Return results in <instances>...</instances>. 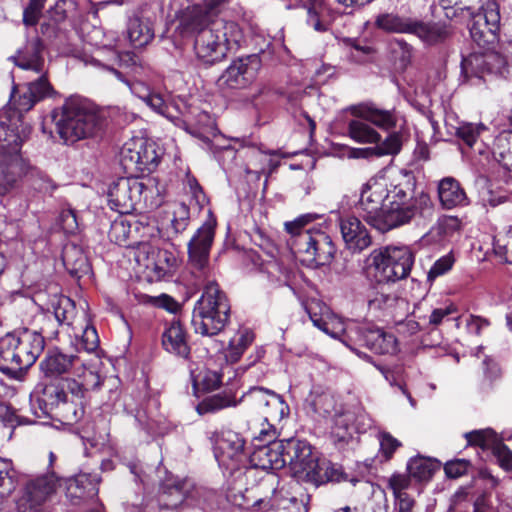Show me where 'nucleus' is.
Here are the masks:
<instances>
[{"instance_id": "nucleus-51", "label": "nucleus", "mask_w": 512, "mask_h": 512, "mask_svg": "<svg viewBox=\"0 0 512 512\" xmlns=\"http://www.w3.org/2000/svg\"><path fill=\"white\" fill-rule=\"evenodd\" d=\"M180 260L173 251H164L162 255V281L178 282Z\"/></svg>"}, {"instance_id": "nucleus-3", "label": "nucleus", "mask_w": 512, "mask_h": 512, "mask_svg": "<svg viewBox=\"0 0 512 512\" xmlns=\"http://www.w3.org/2000/svg\"><path fill=\"white\" fill-rule=\"evenodd\" d=\"M59 137L66 144L97 136L104 128V118L90 101L68 98L63 105L53 111Z\"/></svg>"}, {"instance_id": "nucleus-61", "label": "nucleus", "mask_w": 512, "mask_h": 512, "mask_svg": "<svg viewBox=\"0 0 512 512\" xmlns=\"http://www.w3.org/2000/svg\"><path fill=\"white\" fill-rule=\"evenodd\" d=\"M410 475L405 474H393L388 481V486L392 490L395 498L402 497V495H408L406 490L411 485Z\"/></svg>"}, {"instance_id": "nucleus-38", "label": "nucleus", "mask_w": 512, "mask_h": 512, "mask_svg": "<svg viewBox=\"0 0 512 512\" xmlns=\"http://www.w3.org/2000/svg\"><path fill=\"white\" fill-rule=\"evenodd\" d=\"M408 33L416 35L423 42L430 45L443 41L448 35L444 25L440 23H425L416 19L411 20Z\"/></svg>"}, {"instance_id": "nucleus-9", "label": "nucleus", "mask_w": 512, "mask_h": 512, "mask_svg": "<svg viewBox=\"0 0 512 512\" xmlns=\"http://www.w3.org/2000/svg\"><path fill=\"white\" fill-rule=\"evenodd\" d=\"M314 411L323 417L330 418L331 439L338 449H344L353 442L354 432H364L371 426V419L365 415H361V422L352 425L354 414L350 411H344L342 406L337 403L334 396L323 393L313 400Z\"/></svg>"}, {"instance_id": "nucleus-18", "label": "nucleus", "mask_w": 512, "mask_h": 512, "mask_svg": "<svg viewBox=\"0 0 512 512\" xmlns=\"http://www.w3.org/2000/svg\"><path fill=\"white\" fill-rule=\"evenodd\" d=\"M31 127L20 116L0 113V153L20 154L21 145L30 135Z\"/></svg>"}, {"instance_id": "nucleus-27", "label": "nucleus", "mask_w": 512, "mask_h": 512, "mask_svg": "<svg viewBox=\"0 0 512 512\" xmlns=\"http://www.w3.org/2000/svg\"><path fill=\"white\" fill-rule=\"evenodd\" d=\"M44 44L39 37H33L19 48L9 59L20 69L42 73L45 69Z\"/></svg>"}, {"instance_id": "nucleus-29", "label": "nucleus", "mask_w": 512, "mask_h": 512, "mask_svg": "<svg viewBox=\"0 0 512 512\" xmlns=\"http://www.w3.org/2000/svg\"><path fill=\"white\" fill-rule=\"evenodd\" d=\"M251 464L262 470H278L285 466L284 440L257 445L250 454Z\"/></svg>"}, {"instance_id": "nucleus-57", "label": "nucleus", "mask_w": 512, "mask_h": 512, "mask_svg": "<svg viewBox=\"0 0 512 512\" xmlns=\"http://www.w3.org/2000/svg\"><path fill=\"white\" fill-rule=\"evenodd\" d=\"M40 331H37L44 339H55L59 334L58 328L63 326L58 320L52 315L51 312L42 313L39 315Z\"/></svg>"}, {"instance_id": "nucleus-36", "label": "nucleus", "mask_w": 512, "mask_h": 512, "mask_svg": "<svg viewBox=\"0 0 512 512\" xmlns=\"http://www.w3.org/2000/svg\"><path fill=\"white\" fill-rule=\"evenodd\" d=\"M339 331H344L342 338L340 339L352 351H355L359 356L362 353L358 352L355 346H365L366 343V332L370 328V324H364L355 320L347 319L346 325L339 323ZM363 357L370 359V356L363 354Z\"/></svg>"}, {"instance_id": "nucleus-28", "label": "nucleus", "mask_w": 512, "mask_h": 512, "mask_svg": "<svg viewBox=\"0 0 512 512\" xmlns=\"http://www.w3.org/2000/svg\"><path fill=\"white\" fill-rule=\"evenodd\" d=\"M162 348L180 361L189 359L191 348L181 321L171 320L169 327L162 333Z\"/></svg>"}, {"instance_id": "nucleus-21", "label": "nucleus", "mask_w": 512, "mask_h": 512, "mask_svg": "<svg viewBox=\"0 0 512 512\" xmlns=\"http://www.w3.org/2000/svg\"><path fill=\"white\" fill-rule=\"evenodd\" d=\"M275 476L269 475L262 479L261 486L272 492L270 498H259L254 503V507L268 511L271 508H277L281 512H308L306 502L296 497L288 496L287 492L277 491L274 487Z\"/></svg>"}, {"instance_id": "nucleus-24", "label": "nucleus", "mask_w": 512, "mask_h": 512, "mask_svg": "<svg viewBox=\"0 0 512 512\" xmlns=\"http://www.w3.org/2000/svg\"><path fill=\"white\" fill-rule=\"evenodd\" d=\"M14 334V346L19 355L21 371L31 367L44 350V336L36 330L24 329Z\"/></svg>"}, {"instance_id": "nucleus-17", "label": "nucleus", "mask_w": 512, "mask_h": 512, "mask_svg": "<svg viewBox=\"0 0 512 512\" xmlns=\"http://www.w3.org/2000/svg\"><path fill=\"white\" fill-rule=\"evenodd\" d=\"M500 13L497 3L491 2L473 16L469 25L472 40L480 47L486 48L498 40Z\"/></svg>"}, {"instance_id": "nucleus-39", "label": "nucleus", "mask_w": 512, "mask_h": 512, "mask_svg": "<svg viewBox=\"0 0 512 512\" xmlns=\"http://www.w3.org/2000/svg\"><path fill=\"white\" fill-rule=\"evenodd\" d=\"M348 136L358 143H379L381 135L363 117L355 116L347 125Z\"/></svg>"}, {"instance_id": "nucleus-53", "label": "nucleus", "mask_w": 512, "mask_h": 512, "mask_svg": "<svg viewBox=\"0 0 512 512\" xmlns=\"http://www.w3.org/2000/svg\"><path fill=\"white\" fill-rule=\"evenodd\" d=\"M327 7L325 3L311 4L307 11V24L317 32H325L328 29L325 13Z\"/></svg>"}, {"instance_id": "nucleus-56", "label": "nucleus", "mask_w": 512, "mask_h": 512, "mask_svg": "<svg viewBox=\"0 0 512 512\" xmlns=\"http://www.w3.org/2000/svg\"><path fill=\"white\" fill-rule=\"evenodd\" d=\"M455 263V257L452 252L440 257L434 262L427 273V280L433 282L436 278L448 273Z\"/></svg>"}, {"instance_id": "nucleus-19", "label": "nucleus", "mask_w": 512, "mask_h": 512, "mask_svg": "<svg viewBox=\"0 0 512 512\" xmlns=\"http://www.w3.org/2000/svg\"><path fill=\"white\" fill-rule=\"evenodd\" d=\"M57 481L53 473L31 481L17 502L18 512H40L42 504L55 492Z\"/></svg>"}, {"instance_id": "nucleus-1", "label": "nucleus", "mask_w": 512, "mask_h": 512, "mask_svg": "<svg viewBox=\"0 0 512 512\" xmlns=\"http://www.w3.org/2000/svg\"><path fill=\"white\" fill-rule=\"evenodd\" d=\"M225 0H206L194 8L190 28L196 33L194 49L197 57L207 64L222 61L229 51L237 50L244 41L238 23L213 19Z\"/></svg>"}, {"instance_id": "nucleus-47", "label": "nucleus", "mask_w": 512, "mask_h": 512, "mask_svg": "<svg viewBox=\"0 0 512 512\" xmlns=\"http://www.w3.org/2000/svg\"><path fill=\"white\" fill-rule=\"evenodd\" d=\"M438 466L436 461L419 456L409 460L407 470L411 477L419 481H424L428 480L433 475Z\"/></svg>"}, {"instance_id": "nucleus-31", "label": "nucleus", "mask_w": 512, "mask_h": 512, "mask_svg": "<svg viewBox=\"0 0 512 512\" xmlns=\"http://www.w3.org/2000/svg\"><path fill=\"white\" fill-rule=\"evenodd\" d=\"M354 116H360L379 129L390 131L397 128L399 116L395 110L382 109L374 103H364L352 108Z\"/></svg>"}, {"instance_id": "nucleus-59", "label": "nucleus", "mask_w": 512, "mask_h": 512, "mask_svg": "<svg viewBox=\"0 0 512 512\" xmlns=\"http://www.w3.org/2000/svg\"><path fill=\"white\" fill-rule=\"evenodd\" d=\"M186 300L187 298L185 296H181L180 299H176L167 293H162V310H165L172 315L171 320L181 321L183 305Z\"/></svg>"}, {"instance_id": "nucleus-20", "label": "nucleus", "mask_w": 512, "mask_h": 512, "mask_svg": "<svg viewBox=\"0 0 512 512\" xmlns=\"http://www.w3.org/2000/svg\"><path fill=\"white\" fill-rule=\"evenodd\" d=\"M215 235V224L211 221L205 222L199 227L196 233L188 242V256L191 265L207 275L206 269L209 264L210 249Z\"/></svg>"}, {"instance_id": "nucleus-30", "label": "nucleus", "mask_w": 512, "mask_h": 512, "mask_svg": "<svg viewBox=\"0 0 512 512\" xmlns=\"http://www.w3.org/2000/svg\"><path fill=\"white\" fill-rule=\"evenodd\" d=\"M99 482L98 474L81 472L66 480V496L72 504H79L81 500L98 494Z\"/></svg>"}, {"instance_id": "nucleus-43", "label": "nucleus", "mask_w": 512, "mask_h": 512, "mask_svg": "<svg viewBox=\"0 0 512 512\" xmlns=\"http://www.w3.org/2000/svg\"><path fill=\"white\" fill-rule=\"evenodd\" d=\"M127 36L130 43L138 48L148 44L154 34L150 25L139 18H132L128 22Z\"/></svg>"}, {"instance_id": "nucleus-58", "label": "nucleus", "mask_w": 512, "mask_h": 512, "mask_svg": "<svg viewBox=\"0 0 512 512\" xmlns=\"http://www.w3.org/2000/svg\"><path fill=\"white\" fill-rule=\"evenodd\" d=\"M276 400L278 401L277 406L267 405L266 410L263 411L265 421H271L273 423L280 422L289 414V406L284 401L282 396L276 393Z\"/></svg>"}, {"instance_id": "nucleus-44", "label": "nucleus", "mask_w": 512, "mask_h": 512, "mask_svg": "<svg viewBox=\"0 0 512 512\" xmlns=\"http://www.w3.org/2000/svg\"><path fill=\"white\" fill-rule=\"evenodd\" d=\"M253 340L254 334L252 331L249 329L240 330L229 342V347L225 353L226 360L231 363L237 362Z\"/></svg>"}, {"instance_id": "nucleus-62", "label": "nucleus", "mask_w": 512, "mask_h": 512, "mask_svg": "<svg viewBox=\"0 0 512 512\" xmlns=\"http://www.w3.org/2000/svg\"><path fill=\"white\" fill-rule=\"evenodd\" d=\"M132 91L142 99L148 106H150L154 111L160 112V95L152 94L146 86L141 83H138L133 86Z\"/></svg>"}, {"instance_id": "nucleus-49", "label": "nucleus", "mask_w": 512, "mask_h": 512, "mask_svg": "<svg viewBox=\"0 0 512 512\" xmlns=\"http://www.w3.org/2000/svg\"><path fill=\"white\" fill-rule=\"evenodd\" d=\"M308 313L314 326L335 339L342 338L344 331H339L340 329L338 327L339 323L346 325V320L338 316H332L328 320H325L316 313H312L310 309H308Z\"/></svg>"}, {"instance_id": "nucleus-4", "label": "nucleus", "mask_w": 512, "mask_h": 512, "mask_svg": "<svg viewBox=\"0 0 512 512\" xmlns=\"http://www.w3.org/2000/svg\"><path fill=\"white\" fill-rule=\"evenodd\" d=\"M285 465H289L292 476L315 487L330 481L338 482L342 472L325 458L313 452L311 445L297 438L284 440Z\"/></svg>"}, {"instance_id": "nucleus-37", "label": "nucleus", "mask_w": 512, "mask_h": 512, "mask_svg": "<svg viewBox=\"0 0 512 512\" xmlns=\"http://www.w3.org/2000/svg\"><path fill=\"white\" fill-rule=\"evenodd\" d=\"M15 349L14 334H6L0 339V371L4 374L15 376L22 372Z\"/></svg>"}, {"instance_id": "nucleus-60", "label": "nucleus", "mask_w": 512, "mask_h": 512, "mask_svg": "<svg viewBox=\"0 0 512 512\" xmlns=\"http://www.w3.org/2000/svg\"><path fill=\"white\" fill-rule=\"evenodd\" d=\"M401 146V136L398 133L393 132L389 134L383 142L375 146L377 150V157L383 155H395L400 151Z\"/></svg>"}, {"instance_id": "nucleus-23", "label": "nucleus", "mask_w": 512, "mask_h": 512, "mask_svg": "<svg viewBox=\"0 0 512 512\" xmlns=\"http://www.w3.org/2000/svg\"><path fill=\"white\" fill-rule=\"evenodd\" d=\"M261 67L260 58L249 55L234 60L221 76V80L230 88H244L251 84Z\"/></svg>"}, {"instance_id": "nucleus-63", "label": "nucleus", "mask_w": 512, "mask_h": 512, "mask_svg": "<svg viewBox=\"0 0 512 512\" xmlns=\"http://www.w3.org/2000/svg\"><path fill=\"white\" fill-rule=\"evenodd\" d=\"M129 234H130V226L123 219L115 220L111 224L109 236L117 244H119V245L125 244L126 241L128 240Z\"/></svg>"}, {"instance_id": "nucleus-40", "label": "nucleus", "mask_w": 512, "mask_h": 512, "mask_svg": "<svg viewBox=\"0 0 512 512\" xmlns=\"http://www.w3.org/2000/svg\"><path fill=\"white\" fill-rule=\"evenodd\" d=\"M189 215V208L184 203L174 204L171 210L165 211V217L170 221V226L165 230L167 239H172L187 228Z\"/></svg>"}, {"instance_id": "nucleus-41", "label": "nucleus", "mask_w": 512, "mask_h": 512, "mask_svg": "<svg viewBox=\"0 0 512 512\" xmlns=\"http://www.w3.org/2000/svg\"><path fill=\"white\" fill-rule=\"evenodd\" d=\"M412 18L401 17L394 13H380L375 17L376 28L388 33H408Z\"/></svg>"}, {"instance_id": "nucleus-8", "label": "nucleus", "mask_w": 512, "mask_h": 512, "mask_svg": "<svg viewBox=\"0 0 512 512\" xmlns=\"http://www.w3.org/2000/svg\"><path fill=\"white\" fill-rule=\"evenodd\" d=\"M371 263L366 276L377 284L395 283L405 279L414 264V254L407 246H386L375 249L369 256Z\"/></svg>"}, {"instance_id": "nucleus-11", "label": "nucleus", "mask_w": 512, "mask_h": 512, "mask_svg": "<svg viewBox=\"0 0 512 512\" xmlns=\"http://www.w3.org/2000/svg\"><path fill=\"white\" fill-rule=\"evenodd\" d=\"M158 177L139 179L137 176L121 177L114 181L108 190L111 209L120 214L131 213L142 197L146 200L148 194L159 195Z\"/></svg>"}, {"instance_id": "nucleus-35", "label": "nucleus", "mask_w": 512, "mask_h": 512, "mask_svg": "<svg viewBox=\"0 0 512 512\" xmlns=\"http://www.w3.org/2000/svg\"><path fill=\"white\" fill-rule=\"evenodd\" d=\"M365 347L377 354H394L398 351V342L394 334L370 325Z\"/></svg>"}, {"instance_id": "nucleus-14", "label": "nucleus", "mask_w": 512, "mask_h": 512, "mask_svg": "<svg viewBox=\"0 0 512 512\" xmlns=\"http://www.w3.org/2000/svg\"><path fill=\"white\" fill-rule=\"evenodd\" d=\"M509 73L507 59L495 51L474 52L461 62L462 81L471 85H479L488 74L506 77Z\"/></svg>"}, {"instance_id": "nucleus-5", "label": "nucleus", "mask_w": 512, "mask_h": 512, "mask_svg": "<svg viewBox=\"0 0 512 512\" xmlns=\"http://www.w3.org/2000/svg\"><path fill=\"white\" fill-rule=\"evenodd\" d=\"M88 389L91 388L83 380L63 378L59 385L46 386L38 402L44 415L71 425L84 416L83 399Z\"/></svg>"}, {"instance_id": "nucleus-52", "label": "nucleus", "mask_w": 512, "mask_h": 512, "mask_svg": "<svg viewBox=\"0 0 512 512\" xmlns=\"http://www.w3.org/2000/svg\"><path fill=\"white\" fill-rule=\"evenodd\" d=\"M77 331L82 332L78 344L83 350L93 352L98 348L99 337L93 325L81 322L78 324V328L74 330L76 337H78Z\"/></svg>"}, {"instance_id": "nucleus-2", "label": "nucleus", "mask_w": 512, "mask_h": 512, "mask_svg": "<svg viewBox=\"0 0 512 512\" xmlns=\"http://www.w3.org/2000/svg\"><path fill=\"white\" fill-rule=\"evenodd\" d=\"M318 215L307 213L284 224L290 235L288 245L298 255L300 261L308 267H318L331 263L336 247L330 235L320 228L305 229Z\"/></svg>"}, {"instance_id": "nucleus-46", "label": "nucleus", "mask_w": 512, "mask_h": 512, "mask_svg": "<svg viewBox=\"0 0 512 512\" xmlns=\"http://www.w3.org/2000/svg\"><path fill=\"white\" fill-rule=\"evenodd\" d=\"M389 50L395 70L405 71L411 63L412 47L404 40L395 39L390 42Z\"/></svg>"}, {"instance_id": "nucleus-50", "label": "nucleus", "mask_w": 512, "mask_h": 512, "mask_svg": "<svg viewBox=\"0 0 512 512\" xmlns=\"http://www.w3.org/2000/svg\"><path fill=\"white\" fill-rule=\"evenodd\" d=\"M487 131L488 128L482 123H463L457 128L456 135L467 147L473 148L478 144L480 136Z\"/></svg>"}, {"instance_id": "nucleus-32", "label": "nucleus", "mask_w": 512, "mask_h": 512, "mask_svg": "<svg viewBox=\"0 0 512 512\" xmlns=\"http://www.w3.org/2000/svg\"><path fill=\"white\" fill-rule=\"evenodd\" d=\"M340 230L347 248L353 252H361L371 245V237L367 229L354 216L341 219Z\"/></svg>"}, {"instance_id": "nucleus-13", "label": "nucleus", "mask_w": 512, "mask_h": 512, "mask_svg": "<svg viewBox=\"0 0 512 512\" xmlns=\"http://www.w3.org/2000/svg\"><path fill=\"white\" fill-rule=\"evenodd\" d=\"M241 402L256 408L261 414L266 410L267 405H279L276 400V392L254 386L243 393L239 400L235 398L233 393L226 391L207 397L198 404L197 411L199 414L216 412L224 408L235 407Z\"/></svg>"}, {"instance_id": "nucleus-48", "label": "nucleus", "mask_w": 512, "mask_h": 512, "mask_svg": "<svg viewBox=\"0 0 512 512\" xmlns=\"http://www.w3.org/2000/svg\"><path fill=\"white\" fill-rule=\"evenodd\" d=\"M17 474L8 460L0 458V498L9 497L17 488Z\"/></svg>"}, {"instance_id": "nucleus-34", "label": "nucleus", "mask_w": 512, "mask_h": 512, "mask_svg": "<svg viewBox=\"0 0 512 512\" xmlns=\"http://www.w3.org/2000/svg\"><path fill=\"white\" fill-rule=\"evenodd\" d=\"M437 193L439 202L444 209L465 207L470 204L464 188L454 177L448 176L439 180Z\"/></svg>"}, {"instance_id": "nucleus-12", "label": "nucleus", "mask_w": 512, "mask_h": 512, "mask_svg": "<svg viewBox=\"0 0 512 512\" xmlns=\"http://www.w3.org/2000/svg\"><path fill=\"white\" fill-rule=\"evenodd\" d=\"M158 159L156 143L143 138L127 141L119 153V163L124 171L131 176L140 173L142 178L158 177L152 175L157 172Z\"/></svg>"}, {"instance_id": "nucleus-55", "label": "nucleus", "mask_w": 512, "mask_h": 512, "mask_svg": "<svg viewBox=\"0 0 512 512\" xmlns=\"http://www.w3.org/2000/svg\"><path fill=\"white\" fill-rule=\"evenodd\" d=\"M457 319L458 315L456 307L453 304H447L433 309V311L428 316V324L430 326L436 327L445 321H454Z\"/></svg>"}, {"instance_id": "nucleus-6", "label": "nucleus", "mask_w": 512, "mask_h": 512, "mask_svg": "<svg viewBox=\"0 0 512 512\" xmlns=\"http://www.w3.org/2000/svg\"><path fill=\"white\" fill-rule=\"evenodd\" d=\"M230 304L226 294L215 281L208 280L201 297L195 303L192 325L197 334L215 336L227 325Z\"/></svg>"}, {"instance_id": "nucleus-64", "label": "nucleus", "mask_w": 512, "mask_h": 512, "mask_svg": "<svg viewBox=\"0 0 512 512\" xmlns=\"http://www.w3.org/2000/svg\"><path fill=\"white\" fill-rule=\"evenodd\" d=\"M380 452L386 460L390 459L396 449L401 446L400 441L387 432L379 433Z\"/></svg>"}, {"instance_id": "nucleus-22", "label": "nucleus", "mask_w": 512, "mask_h": 512, "mask_svg": "<svg viewBox=\"0 0 512 512\" xmlns=\"http://www.w3.org/2000/svg\"><path fill=\"white\" fill-rule=\"evenodd\" d=\"M245 440L232 430L222 431L216 441L215 457L220 466L235 470L244 453Z\"/></svg>"}, {"instance_id": "nucleus-42", "label": "nucleus", "mask_w": 512, "mask_h": 512, "mask_svg": "<svg viewBox=\"0 0 512 512\" xmlns=\"http://www.w3.org/2000/svg\"><path fill=\"white\" fill-rule=\"evenodd\" d=\"M63 263L68 272L75 277H80L89 269L87 257L74 245L64 249Z\"/></svg>"}, {"instance_id": "nucleus-54", "label": "nucleus", "mask_w": 512, "mask_h": 512, "mask_svg": "<svg viewBox=\"0 0 512 512\" xmlns=\"http://www.w3.org/2000/svg\"><path fill=\"white\" fill-rule=\"evenodd\" d=\"M221 374L215 370L205 369L199 372L194 378V387L201 388L205 391L217 389L221 384Z\"/></svg>"}, {"instance_id": "nucleus-16", "label": "nucleus", "mask_w": 512, "mask_h": 512, "mask_svg": "<svg viewBox=\"0 0 512 512\" xmlns=\"http://www.w3.org/2000/svg\"><path fill=\"white\" fill-rule=\"evenodd\" d=\"M465 438L470 445L479 446L483 450H491L499 466L505 471H512V450L503 443L504 440H510L512 434L498 435L493 429L486 428L468 432L465 434Z\"/></svg>"}, {"instance_id": "nucleus-33", "label": "nucleus", "mask_w": 512, "mask_h": 512, "mask_svg": "<svg viewBox=\"0 0 512 512\" xmlns=\"http://www.w3.org/2000/svg\"><path fill=\"white\" fill-rule=\"evenodd\" d=\"M25 172L20 154L0 153V195L13 189Z\"/></svg>"}, {"instance_id": "nucleus-26", "label": "nucleus", "mask_w": 512, "mask_h": 512, "mask_svg": "<svg viewBox=\"0 0 512 512\" xmlns=\"http://www.w3.org/2000/svg\"><path fill=\"white\" fill-rule=\"evenodd\" d=\"M194 484L189 479H180L166 472L162 481V510H175L186 498L192 496Z\"/></svg>"}, {"instance_id": "nucleus-10", "label": "nucleus", "mask_w": 512, "mask_h": 512, "mask_svg": "<svg viewBox=\"0 0 512 512\" xmlns=\"http://www.w3.org/2000/svg\"><path fill=\"white\" fill-rule=\"evenodd\" d=\"M40 370L49 378H57L67 375L66 378H74L84 381L92 390L99 389L102 385V377L96 367L87 364L80 357L65 354L59 349L48 350L40 362Z\"/></svg>"}, {"instance_id": "nucleus-15", "label": "nucleus", "mask_w": 512, "mask_h": 512, "mask_svg": "<svg viewBox=\"0 0 512 512\" xmlns=\"http://www.w3.org/2000/svg\"><path fill=\"white\" fill-rule=\"evenodd\" d=\"M391 193L392 188H389L385 179L371 178L363 186L359 204L364 212L363 217L371 226H375Z\"/></svg>"}, {"instance_id": "nucleus-7", "label": "nucleus", "mask_w": 512, "mask_h": 512, "mask_svg": "<svg viewBox=\"0 0 512 512\" xmlns=\"http://www.w3.org/2000/svg\"><path fill=\"white\" fill-rule=\"evenodd\" d=\"M429 209L431 200L427 194L414 195L408 186H393L389 201L374 228L380 232L389 231L409 223L416 215Z\"/></svg>"}, {"instance_id": "nucleus-45", "label": "nucleus", "mask_w": 512, "mask_h": 512, "mask_svg": "<svg viewBox=\"0 0 512 512\" xmlns=\"http://www.w3.org/2000/svg\"><path fill=\"white\" fill-rule=\"evenodd\" d=\"M52 315L63 326L72 327L73 330L78 328L79 322L76 321V307L74 302L68 297H61L53 306Z\"/></svg>"}, {"instance_id": "nucleus-25", "label": "nucleus", "mask_w": 512, "mask_h": 512, "mask_svg": "<svg viewBox=\"0 0 512 512\" xmlns=\"http://www.w3.org/2000/svg\"><path fill=\"white\" fill-rule=\"evenodd\" d=\"M38 74L39 77L28 82L26 90L14 101V106L19 113L31 110L36 103L56 93L49 81L47 70Z\"/></svg>"}]
</instances>
